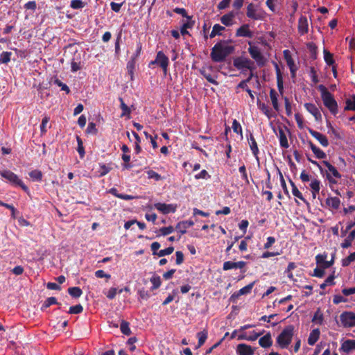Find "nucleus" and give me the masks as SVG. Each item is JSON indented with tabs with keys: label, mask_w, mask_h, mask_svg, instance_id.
Instances as JSON below:
<instances>
[{
	"label": "nucleus",
	"mask_w": 355,
	"mask_h": 355,
	"mask_svg": "<svg viewBox=\"0 0 355 355\" xmlns=\"http://www.w3.org/2000/svg\"><path fill=\"white\" fill-rule=\"evenodd\" d=\"M231 40H221L217 42L211 49V58L215 62H220L234 51V46L227 45Z\"/></svg>",
	"instance_id": "f257e3e1"
},
{
	"label": "nucleus",
	"mask_w": 355,
	"mask_h": 355,
	"mask_svg": "<svg viewBox=\"0 0 355 355\" xmlns=\"http://www.w3.org/2000/svg\"><path fill=\"white\" fill-rule=\"evenodd\" d=\"M318 88L320 92L324 105L329 110L331 114L336 115L338 113V105L334 95L323 85H320Z\"/></svg>",
	"instance_id": "f03ea898"
},
{
	"label": "nucleus",
	"mask_w": 355,
	"mask_h": 355,
	"mask_svg": "<svg viewBox=\"0 0 355 355\" xmlns=\"http://www.w3.org/2000/svg\"><path fill=\"white\" fill-rule=\"evenodd\" d=\"M293 325L286 326L277 338V343L282 349H286L292 341L293 336Z\"/></svg>",
	"instance_id": "7ed1b4c3"
},
{
	"label": "nucleus",
	"mask_w": 355,
	"mask_h": 355,
	"mask_svg": "<svg viewBox=\"0 0 355 355\" xmlns=\"http://www.w3.org/2000/svg\"><path fill=\"white\" fill-rule=\"evenodd\" d=\"M265 12L258 5L250 3L246 9V16L253 20L262 19L264 17Z\"/></svg>",
	"instance_id": "20e7f679"
},
{
	"label": "nucleus",
	"mask_w": 355,
	"mask_h": 355,
	"mask_svg": "<svg viewBox=\"0 0 355 355\" xmlns=\"http://www.w3.org/2000/svg\"><path fill=\"white\" fill-rule=\"evenodd\" d=\"M1 175L12 184L20 187L24 191L28 192L29 191L28 187L26 186L19 177L13 172L10 171H3L1 173Z\"/></svg>",
	"instance_id": "39448f33"
},
{
	"label": "nucleus",
	"mask_w": 355,
	"mask_h": 355,
	"mask_svg": "<svg viewBox=\"0 0 355 355\" xmlns=\"http://www.w3.org/2000/svg\"><path fill=\"white\" fill-rule=\"evenodd\" d=\"M340 325L344 328L355 327V313L353 311H344L340 316Z\"/></svg>",
	"instance_id": "423d86ee"
},
{
	"label": "nucleus",
	"mask_w": 355,
	"mask_h": 355,
	"mask_svg": "<svg viewBox=\"0 0 355 355\" xmlns=\"http://www.w3.org/2000/svg\"><path fill=\"white\" fill-rule=\"evenodd\" d=\"M322 163L328 169V172L326 173V178L329 181V184H336L337 181L334 179V178L340 179L341 178V174L338 171L336 168L332 164H331L329 162L323 161Z\"/></svg>",
	"instance_id": "0eeeda50"
},
{
	"label": "nucleus",
	"mask_w": 355,
	"mask_h": 355,
	"mask_svg": "<svg viewBox=\"0 0 355 355\" xmlns=\"http://www.w3.org/2000/svg\"><path fill=\"white\" fill-rule=\"evenodd\" d=\"M234 66L239 70L243 69H248L250 71H254L255 67H254V62L247 58L237 57L233 60Z\"/></svg>",
	"instance_id": "6e6552de"
},
{
	"label": "nucleus",
	"mask_w": 355,
	"mask_h": 355,
	"mask_svg": "<svg viewBox=\"0 0 355 355\" xmlns=\"http://www.w3.org/2000/svg\"><path fill=\"white\" fill-rule=\"evenodd\" d=\"M248 52L250 56L256 61L259 67H263L265 65L266 60L262 55L258 46H250L248 49Z\"/></svg>",
	"instance_id": "1a4fd4ad"
},
{
	"label": "nucleus",
	"mask_w": 355,
	"mask_h": 355,
	"mask_svg": "<svg viewBox=\"0 0 355 355\" xmlns=\"http://www.w3.org/2000/svg\"><path fill=\"white\" fill-rule=\"evenodd\" d=\"M154 62H156L163 70L164 73H166L167 69L169 63L168 58L163 53L159 51L157 52Z\"/></svg>",
	"instance_id": "9d476101"
},
{
	"label": "nucleus",
	"mask_w": 355,
	"mask_h": 355,
	"mask_svg": "<svg viewBox=\"0 0 355 355\" xmlns=\"http://www.w3.org/2000/svg\"><path fill=\"white\" fill-rule=\"evenodd\" d=\"M309 134L314 137L323 147L329 146L327 137L322 133L317 132L311 128H309Z\"/></svg>",
	"instance_id": "9b49d317"
},
{
	"label": "nucleus",
	"mask_w": 355,
	"mask_h": 355,
	"mask_svg": "<svg viewBox=\"0 0 355 355\" xmlns=\"http://www.w3.org/2000/svg\"><path fill=\"white\" fill-rule=\"evenodd\" d=\"M298 33L300 35H304V34L308 33L309 31V24L307 17L305 15H301L298 19L297 24Z\"/></svg>",
	"instance_id": "f8f14e48"
},
{
	"label": "nucleus",
	"mask_w": 355,
	"mask_h": 355,
	"mask_svg": "<svg viewBox=\"0 0 355 355\" xmlns=\"http://www.w3.org/2000/svg\"><path fill=\"white\" fill-rule=\"evenodd\" d=\"M246 266V262L243 261H239L237 262H233L231 261H227L223 263V270H228L231 269H241L242 270Z\"/></svg>",
	"instance_id": "ddd939ff"
},
{
	"label": "nucleus",
	"mask_w": 355,
	"mask_h": 355,
	"mask_svg": "<svg viewBox=\"0 0 355 355\" xmlns=\"http://www.w3.org/2000/svg\"><path fill=\"white\" fill-rule=\"evenodd\" d=\"M155 207L164 214L174 213L176 211V207L172 204L157 202L155 204Z\"/></svg>",
	"instance_id": "4468645a"
},
{
	"label": "nucleus",
	"mask_w": 355,
	"mask_h": 355,
	"mask_svg": "<svg viewBox=\"0 0 355 355\" xmlns=\"http://www.w3.org/2000/svg\"><path fill=\"white\" fill-rule=\"evenodd\" d=\"M340 352H343L348 354L355 350V340L347 339L341 343L339 349Z\"/></svg>",
	"instance_id": "2eb2a0df"
},
{
	"label": "nucleus",
	"mask_w": 355,
	"mask_h": 355,
	"mask_svg": "<svg viewBox=\"0 0 355 355\" xmlns=\"http://www.w3.org/2000/svg\"><path fill=\"white\" fill-rule=\"evenodd\" d=\"M304 106L306 108V110L314 116L316 121L321 120L322 115L318 108L316 107L315 104L311 103H306L304 105Z\"/></svg>",
	"instance_id": "dca6fc26"
},
{
	"label": "nucleus",
	"mask_w": 355,
	"mask_h": 355,
	"mask_svg": "<svg viewBox=\"0 0 355 355\" xmlns=\"http://www.w3.org/2000/svg\"><path fill=\"white\" fill-rule=\"evenodd\" d=\"M236 36L252 38L253 33L250 30L248 24H243L236 30Z\"/></svg>",
	"instance_id": "f3484780"
},
{
	"label": "nucleus",
	"mask_w": 355,
	"mask_h": 355,
	"mask_svg": "<svg viewBox=\"0 0 355 355\" xmlns=\"http://www.w3.org/2000/svg\"><path fill=\"white\" fill-rule=\"evenodd\" d=\"M254 349L248 345L241 343L236 347V353L239 355H253Z\"/></svg>",
	"instance_id": "a211bd4d"
},
{
	"label": "nucleus",
	"mask_w": 355,
	"mask_h": 355,
	"mask_svg": "<svg viewBox=\"0 0 355 355\" xmlns=\"http://www.w3.org/2000/svg\"><path fill=\"white\" fill-rule=\"evenodd\" d=\"M193 225L194 222L191 220H182L176 225L175 230L180 232L182 234H184L187 232V229L193 226Z\"/></svg>",
	"instance_id": "6ab92c4d"
},
{
	"label": "nucleus",
	"mask_w": 355,
	"mask_h": 355,
	"mask_svg": "<svg viewBox=\"0 0 355 355\" xmlns=\"http://www.w3.org/2000/svg\"><path fill=\"white\" fill-rule=\"evenodd\" d=\"M235 16L236 14L233 11L229 12L220 17V21L223 25L230 26L234 24Z\"/></svg>",
	"instance_id": "aec40b11"
},
{
	"label": "nucleus",
	"mask_w": 355,
	"mask_h": 355,
	"mask_svg": "<svg viewBox=\"0 0 355 355\" xmlns=\"http://www.w3.org/2000/svg\"><path fill=\"white\" fill-rule=\"evenodd\" d=\"M248 141L250 144V150L253 155L256 157L257 160L259 161L258 154L259 153V148L257 144V141L252 133L250 134V137L248 138Z\"/></svg>",
	"instance_id": "412c9836"
},
{
	"label": "nucleus",
	"mask_w": 355,
	"mask_h": 355,
	"mask_svg": "<svg viewBox=\"0 0 355 355\" xmlns=\"http://www.w3.org/2000/svg\"><path fill=\"white\" fill-rule=\"evenodd\" d=\"M258 108L270 119L274 115L272 114V110L264 103H262L259 98L257 99Z\"/></svg>",
	"instance_id": "4be33fe9"
},
{
	"label": "nucleus",
	"mask_w": 355,
	"mask_h": 355,
	"mask_svg": "<svg viewBox=\"0 0 355 355\" xmlns=\"http://www.w3.org/2000/svg\"><path fill=\"white\" fill-rule=\"evenodd\" d=\"M259 345L263 348H268L272 345L270 333L266 334L265 336L260 338L259 340Z\"/></svg>",
	"instance_id": "5701e85b"
},
{
	"label": "nucleus",
	"mask_w": 355,
	"mask_h": 355,
	"mask_svg": "<svg viewBox=\"0 0 355 355\" xmlns=\"http://www.w3.org/2000/svg\"><path fill=\"white\" fill-rule=\"evenodd\" d=\"M108 193H111L112 195L114 196L115 197H116L118 198L125 200H133L136 198L131 195L119 193L118 192V190L114 187L110 189L108 191Z\"/></svg>",
	"instance_id": "b1692460"
},
{
	"label": "nucleus",
	"mask_w": 355,
	"mask_h": 355,
	"mask_svg": "<svg viewBox=\"0 0 355 355\" xmlns=\"http://www.w3.org/2000/svg\"><path fill=\"white\" fill-rule=\"evenodd\" d=\"M275 71L277 75V84L279 92L282 94L284 89V83L282 72L277 64H275Z\"/></svg>",
	"instance_id": "393cba45"
},
{
	"label": "nucleus",
	"mask_w": 355,
	"mask_h": 355,
	"mask_svg": "<svg viewBox=\"0 0 355 355\" xmlns=\"http://www.w3.org/2000/svg\"><path fill=\"white\" fill-rule=\"evenodd\" d=\"M195 25V21L192 19H187V21L184 22L180 27V33L182 35L189 34L187 29L192 28Z\"/></svg>",
	"instance_id": "a878e982"
},
{
	"label": "nucleus",
	"mask_w": 355,
	"mask_h": 355,
	"mask_svg": "<svg viewBox=\"0 0 355 355\" xmlns=\"http://www.w3.org/2000/svg\"><path fill=\"white\" fill-rule=\"evenodd\" d=\"M320 331L319 329H315L311 331L308 338V343L310 345H314L320 338Z\"/></svg>",
	"instance_id": "bb28decb"
},
{
	"label": "nucleus",
	"mask_w": 355,
	"mask_h": 355,
	"mask_svg": "<svg viewBox=\"0 0 355 355\" xmlns=\"http://www.w3.org/2000/svg\"><path fill=\"white\" fill-rule=\"evenodd\" d=\"M326 204L334 209H338L340 207V200L338 197H328L326 199Z\"/></svg>",
	"instance_id": "cd10ccee"
},
{
	"label": "nucleus",
	"mask_w": 355,
	"mask_h": 355,
	"mask_svg": "<svg viewBox=\"0 0 355 355\" xmlns=\"http://www.w3.org/2000/svg\"><path fill=\"white\" fill-rule=\"evenodd\" d=\"M279 139L280 146L284 148H287L289 146L286 135L284 130L282 128H279Z\"/></svg>",
	"instance_id": "c85d7f7f"
},
{
	"label": "nucleus",
	"mask_w": 355,
	"mask_h": 355,
	"mask_svg": "<svg viewBox=\"0 0 355 355\" xmlns=\"http://www.w3.org/2000/svg\"><path fill=\"white\" fill-rule=\"evenodd\" d=\"M289 182H290L291 186L292 187V193H293V195L294 196H295L296 198H297L300 199L301 200H302L304 202L308 204V202L303 197L302 193L299 191V189H297V187L295 184V183L291 180H289Z\"/></svg>",
	"instance_id": "c756f323"
},
{
	"label": "nucleus",
	"mask_w": 355,
	"mask_h": 355,
	"mask_svg": "<svg viewBox=\"0 0 355 355\" xmlns=\"http://www.w3.org/2000/svg\"><path fill=\"white\" fill-rule=\"evenodd\" d=\"M355 239V229L352 230L347 238L344 240V241L341 243V247L343 248H348L352 245V243L353 240Z\"/></svg>",
	"instance_id": "7c9ffc66"
},
{
	"label": "nucleus",
	"mask_w": 355,
	"mask_h": 355,
	"mask_svg": "<svg viewBox=\"0 0 355 355\" xmlns=\"http://www.w3.org/2000/svg\"><path fill=\"white\" fill-rule=\"evenodd\" d=\"M278 94L274 89H271L270 91V97L274 109L276 111H279V103L277 99Z\"/></svg>",
	"instance_id": "2f4dec72"
},
{
	"label": "nucleus",
	"mask_w": 355,
	"mask_h": 355,
	"mask_svg": "<svg viewBox=\"0 0 355 355\" xmlns=\"http://www.w3.org/2000/svg\"><path fill=\"white\" fill-rule=\"evenodd\" d=\"M196 336L198 339L197 347H200L202 345H204L206 340L207 339L208 332L207 330H203L202 331L197 333Z\"/></svg>",
	"instance_id": "473e14b6"
},
{
	"label": "nucleus",
	"mask_w": 355,
	"mask_h": 355,
	"mask_svg": "<svg viewBox=\"0 0 355 355\" xmlns=\"http://www.w3.org/2000/svg\"><path fill=\"white\" fill-rule=\"evenodd\" d=\"M130 323L125 320H122L120 324V329L123 334L130 336L132 331L130 328Z\"/></svg>",
	"instance_id": "72a5a7b5"
},
{
	"label": "nucleus",
	"mask_w": 355,
	"mask_h": 355,
	"mask_svg": "<svg viewBox=\"0 0 355 355\" xmlns=\"http://www.w3.org/2000/svg\"><path fill=\"white\" fill-rule=\"evenodd\" d=\"M225 28L224 26H220L218 24H214L212 31L209 35L210 38H214L216 35H221L222 31H224Z\"/></svg>",
	"instance_id": "f704fd0d"
},
{
	"label": "nucleus",
	"mask_w": 355,
	"mask_h": 355,
	"mask_svg": "<svg viewBox=\"0 0 355 355\" xmlns=\"http://www.w3.org/2000/svg\"><path fill=\"white\" fill-rule=\"evenodd\" d=\"M346 105L345 110L355 111V94H353L350 98H347L345 101Z\"/></svg>",
	"instance_id": "c9c22d12"
},
{
	"label": "nucleus",
	"mask_w": 355,
	"mask_h": 355,
	"mask_svg": "<svg viewBox=\"0 0 355 355\" xmlns=\"http://www.w3.org/2000/svg\"><path fill=\"white\" fill-rule=\"evenodd\" d=\"M119 101H120V107L122 110V113L121 114V116L123 117V116H130V113H131V110L130 108L124 103L123 100L122 98H119Z\"/></svg>",
	"instance_id": "e433bc0d"
},
{
	"label": "nucleus",
	"mask_w": 355,
	"mask_h": 355,
	"mask_svg": "<svg viewBox=\"0 0 355 355\" xmlns=\"http://www.w3.org/2000/svg\"><path fill=\"white\" fill-rule=\"evenodd\" d=\"M324 321L323 313L321 312L320 309L315 312L314 315L312 318V322L321 325Z\"/></svg>",
	"instance_id": "4c0bfd02"
},
{
	"label": "nucleus",
	"mask_w": 355,
	"mask_h": 355,
	"mask_svg": "<svg viewBox=\"0 0 355 355\" xmlns=\"http://www.w3.org/2000/svg\"><path fill=\"white\" fill-rule=\"evenodd\" d=\"M68 293L71 297L74 298H78L83 294V291L80 288L76 286L69 288Z\"/></svg>",
	"instance_id": "58836bf2"
},
{
	"label": "nucleus",
	"mask_w": 355,
	"mask_h": 355,
	"mask_svg": "<svg viewBox=\"0 0 355 355\" xmlns=\"http://www.w3.org/2000/svg\"><path fill=\"white\" fill-rule=\"evenodd\" d=\"M29 176L33 181L40 182L42 179V173L41 171L35 169L31 171L28 173Z\"/></svg>",
	"instance_id": "ea45409f"
},
{
	"label": "nucleus",
	"mask_w": 355,
	"mask_h": 355,
	"mask_svg": "<svg viewBox=\"0 0 355 355\" xmlns=\"http://www.w3.org/2000/svg\"><path fill=\"white\" fill-rule=\"evenodd\" d=\"M58 304L59 303L57 302V299L55 297H48L43 303V304L41 307V310L44 311L53 304Z\"/></svg>",
	"instance_id": "a19ab883"
},
{
	"label": "nucleus",
	"mask_w": 355,
	"mask_h": 355,
	"mask_svg": "<svg viewBox=\"0 0 355 355\" xmlns=\"http://www.w3.org/2000/svg\"><path fill=\"white\" fill-rule=\"evenodd\" d=\"M327 257V254L324 252L323 254H319L315 257L316 263L319 265L320 267L324 268V266H325V263L327 262L326 259Z\"/></svg>",
	"instance_id": "79ce46f5"
},
{
	"label": "nucleus",
	"mask_w": 355,
	"mask_h": 355,
	"mask_svg": "<svg viewBox=\"0 0 355 355\" xmlns=\"http://www.w3.org/2000/svg\"><path fill=\"white\" fill-rule=\"evenodd\" d=\"M76 140L78 144L77 151L80 155V157L83 159L85 157V148L81 138L79 136H76Z\"/></svg>",
	"instance_id": "37998d69"
},
{
	"label": "nucleus",
	"mask_w": 355,
	"mask_h": 355,
	"mask_svg": "<svg viewBox=\"0 0 355 355\" xmlns=\"http://www.w3.org/2000/svg\"><path fill=\"white\" fill-rule=\"evenodd\" d=\"M136 60L135 58H132L127 63V69L128 73L130 75L131 80L133 78L134 70L135 68Z\"/></svg>",
	"instance_id": "c03bdc74"
},
{
	"label": "nucleus",
	"mask_w": 355,
	"mask_h": 355,
	"mask_svg": "<svg viewBox=\"0 0 355 355\" xmlns=\"http://www.w3.org/2000/svg\"><path fill=\"white\" fill-rule=\"evenodd\" d=\"M12 52L3 51L0 55V63L8 64L11 60Z\"/></svg>",
	"instance_id": "a18cd8bd"
},
{
	"label": "nucleus",
	"mask_w": 355,
	"mask_h": 355,
	"mask_svg": "<svg viewBox=\"0 0 355 355\" xmlns=\"http://www.w3.org/2000/svg\"><path fill=\"white\" fill-rule=\"evenodd\" d=\"M150 282L153 284V286L151 287V290H155L157 289L161 286V279L160 277L158 275H153L150 279Z\"/></svg>",
	"instance_id": "49530a36"
},
{
	"label": "nucleus",
	"mask_w": 355,
	"mask_h": 355,
	"mask_svg": "<svg viewBox=\"0 0 355 355\" xmlns=\"http://www.w3.org/2000/svg\"><path fill=\"white\" fill-rule=\"evenodd\" d=\"M284 57L286 60V64L289 68H291L293 65H295L294 60L291 55V53L289 50H284Z\"/></svg>",
	"instance_id": "de8ad7c7"
},
{
	"label": "nucleus",
	"mask_w": 355,
	"mask_h": 355,
	"mask_svg": "<svg viewBox=\"0 0 355 355\" xmlns=\"http://www.w3.org/2000/svg\"><path fill=\"white\" fill-rule=\"evenodd\" d=\"M256 282L254 281L253 282L248 284L247 286L243 287L240 290H239V295H247L251 293L252 289L255 284Z\"/></svg>",
	"instance_id": "09e8293b"
},
{
	"label": "nucleus",
	"mask_w": 355,
	"mask_h": 355,
	"mask_svg": "<svg viewBox=\"0 0 355 355\" xmlns=\"http://www.w3.org/2000/svg\"><path fill=\"white\" fill-rule=\"evenodd\" d=\"M323 52H324V60L325 62L329 66L333 65V64L334 63L333 54L331 53L329 51H328L326 49H324Z\"/></svg>",
	"instance_id": "8fccbe9b"
},
{
	"label": "nucleus",
	"mask_w": 355,
	"mask_h": 355,
	"mask_svg": "<svg viewBox=\"0 0 355 355\" xmlns=\"http://www.w3.org/2000/svg\"><path fill=\"white\" fill-rule=\"evenodd\" d=\"M306 46L311 53V56L313 59H316L317 57V46L313 42H309Z\"/></svg>",
	"instance_id": "3c124183"
},
{
	"label": "nucleus",
	"mask_w": 355,
	"mask_h": 355,
	"mask_svg": "<svg viewBox=\"0 0 355 355\" xmlns=\"http://www.w3.org/2000/svg\"><path fill=\"white\" fill-rule=\"evenodd\" d=\"M355 261V252L351 253L348 257L342 260V266L343 267L348 266L352 262Z\"/></svg>",
	"instance_id": "603ef678"
},
{
	"label": "nucleus",
	"mask_w": 355,
	"mask_h": 355,
	"mask_svg": "<svg viewBox=\"0 0 355 355\" xmlns=\"http://www.w3.org/2000/svg\"><path fill=\"white\" fill-rule=\"evenodd\" d=\"M83 311V306L79 304L76 306H72L69 308L68 313L69 314H79Z\"/></svg>",
	"instance_id": "864d4df0"
},
{
	"label": "nucleus",
	"mask_w": 355,
	"mask_h": 355,
	"mask_svg": "<svg viewBox=\"0 0 355 355\" xmlns=\"http://www.w3.org/2000/svg\"><path fill=\"white\" fill-rule=\"evenodd\" d=\"M124 164H123V168L124 169H130L132 167V166L130 164V155L128 154H123L121 157Z\"/></svg>",
	"instance_id": "5fc2aeb1"
},
{
	"label": "nucleus",
	"mask_w": 355,
	"mask_h": 355,
	"mask_svg": "<svg viewBox=\"0 0 355 355\" xmlns=\"http://www.w3.org/2000/svg\"><path fill=\"white\" fill-rule=\"evenodd\" d=\"M334 279H335V277H334V274L329 275L325 279L324 282L322 283V284H320V288L324 289L327 285H334L335 284Z\"/></svg>",
	"instance_id": "6e6d98bb"
},
{
	"label": "nucleus",
	"mask_w": 355,
	"mask_h": 355,
	"mask_svg": "<svg viewBox=\"0 0 355 355\" xmlns=\"http://www.w3.org/2000/svg\"><path fill=\"white\" fill-rule=\"evenodd\" d=\"M310 187L311 191H313L314 193H319L320 189V181L317 179L313 180L310 184Z\"/></svg>",
	"instance_id": "4d7b16f0"
},
{
	"label": "nucleus",
	"mask_w": 355,
	"mask_h": 355,
	"mask_svg": "<svg viewBox=\"0 0 355 355\" xmlns=\"http://www.w3.org/2000/svg\"><path fill=\"white\" fill-rule=\"evenodd\" d=\"M200 73L206 78V80L215 85H218V82L211 76L210 73H207L205 70H200Z\"/></svg>",
	"instance_id": "13d9d810"
},
{
	"label": "nucleus",
	"mask_w": 355,
	"mask_h": 355,
	"mask_svg": "<svg viewBox=\"0 0 355 355\" xmlns=\"http://www.w3.org/2000/svg\"><path fill=\"white\" fill-rule=\"evenodd\" d=\"M146 173L148 175V178L149 179H154L156 181L162 180V176L153 170H148L146 171Z\"/></svg>",
	"instance_id": "bf43d9fd"
},
{
	"label": "nucleus",
	"mask_w": 355,
	"mask_h": 355,
	"mask_svg": "<svg viewBox=\"0 0 355 355\" xmlns=\"http://www.w3.org/2000/svg\"><path fill=\"white\" fill-rule=\"evenodd\" d=\"M85 6V3L82 1L81 0H72L71 1L70 6L73 9H81L84 8Z\"/></svg>",
	"instance_id": "052dcab7"
},
{
	"label": "nucleus",
	"mask_w": 355,
	"mask_h": 355,
	"mask_svg": "<svg viewBox=\"0 0 355 355\" xmlns=\"http://www.w3.org/2000/svg\"><path fill=\"white\" fill-rule=\"evenodd\" d=\"M174 227L173 226L161 227L158 232L161 235L166 236L174 232Z\"/></svg>",
	"instance_id": "680f3d73"
},
{
	"label": "nucleus",
	"mask_w": 355,
	"mask_h": 355,
	"mask_svg": "<svg viewBox=\"0 0 355 355\" xmlns=\"http://www.w3.org/2000/svg\"><path fill=\"white\" fill-rule=\"evenodd\" d=\"M174 251V248L173 246H170L166 249L161 250L157 252V256L159 257H162L166 255H169L173 253Z\"/></svg>",
	"instance_id": "e2e57ef3"
},
{
	"label": "nucleus",
	"mask_w": 355,
	"mask_h": 355,
	"mask_svg": "<svg viewBox=\"0 0 355 355\" xmlns=\"http://www.w3.org/2000/svg\"><path fill=\"white\" fill-rule=\"evenodd\" d=\"M239 171L241 173L242 179L245 181V182L247 184H249L250 182H249V180H248V174H247L245 166L244 164L241 166L239 167Z\"/></svg>",
	"instance_id": "0e129e2a"
},
{
	"label": "nucleus",
	"mask_w": 355,
	"mask_h": 355,
	"mask_svg": "<svg viewBox=\"0 0 355 355\" xmlns=\"http://www.w3.org/2000/svg\"><path fill=\"white\" fill-rule=\"evenodd\" d=\"M54 84L58 87H60L61 90L66 92L67 94L70 92L69 87L65 83H63L60 80L56 78L54 80Z\"/></svg>",
	"instance_id": "69168bd1"
},
{
	"label": "nucleus",
	"mask_w": 355,
	"mask_h": 355,
	"mask_svg": "<svg viewBox=\"0 0 355 355\" xmlns=\"http://www.w3.org/2000/svg\"><path fill=\"white\" fill-rule=\"evenodd\" d=\"M50 120V118L47 116H44L42 120V123L40 124V132H41V134L42 135H44L46 132V126L47 125V123H49Z\"/></svg>",
	"instance_id": "338daca9"
},
{
	"label": "nucleus",
	"mask_w": 355,
	"mask_h": 355,
	"mask_svg": "<svg viewBox=\"0 0 355 355\" xmlns=\"http://www.w3.org/2000/svg\"><path fill=\"white\" fill-rule=\"evenodd\" d=\"M232 129H233V131L237 134H239L240 135L242 136V128H241V124L239 123V121H237V120L234 119L232 122Z\"/></svg>",
	"instance_id": "774afa93"
}]
</instances>
